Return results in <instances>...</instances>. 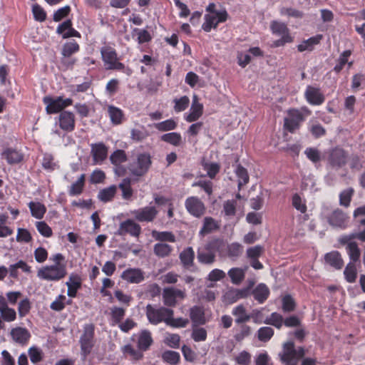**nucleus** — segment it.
Wrapping results in <instances>:
<instances>
[{"instance_id": "1", "label": "nucleus", "mask_w": 365, "mask_h": 365, "mask_svg": "<svg viewBox=\"0 0 365 365\" xmlns=\"http://www.w3.org/2000/svg\"><path fill=\"white\" fill-rule=\"evenodd\" d=\"M152 164L150 155L148 153H139L129 163L128 170L130 174L136 177H142L149 170Z\"/></svg>"}, {"instance_id": "2", "label": "nucleus", "mask_w": 365, "mask_h": 365, "mask_svg": "<svg viewBox=\"0 0 365 365\" xmlns=\"http://www.w3.org/2000/svg\"><path fill=\"white\" fill-rule=\"evenodd\" d=\"M305 355V350L302 346L295 347L294 342L287 341L283 344L282 350L279 353L282 362L298 364L299 361Z\"/></svg>"}, {"instance_id": "3", "label": "nucleus", "mask_w": 365, "mask_h": 365, "mask_svg": "<svg viewBox=\"0 0 365 365\" xmlns=\"http://www.w3.org/2000/svg\"><path fill=\"white\" fill-rule=\"evenodd\" d=\"M173 310L164 307H156L151 304L146 306V316L149 322L157 325L161 322L167 324L169 317L173 315Z\"/></svg>"}, {"instance_id": "4", "label": "nucleus", "mask_w": 365, "mask_h": 365, "mask_svg": "<svg viewBox=\"0 0 365 365\" xmlns=\"http://www.w3.org/2000/svg\"><path fill=\"white\" fill-rule=\"evenodd\" d=\"M67 274L66 264H52L38 269L37 276L47 281H58Z\"/></svg>"}, {"instance_id": "5", "label": "nucleus", "mask_w": 365, "mask_h": 365, "mask_svg": "<svg viewBox=\"0 0 365 365\" xmlns=\"http://www.w3.org/2000/svg\"><path fill=\"white\" fill-rule=\"evenodd\" d=\"M94 326L92 324L83 327V333L80 338L81 351L83 360L91 352L94 346Z\"/></svg>"}, {"instance_id": "6", "label": "nucleus", "mask_w": 365, "mask_h": 365, "mask_svg": "<svg viewBox=\"0 0 365 365\" xmlns=\"http://www.w3.org/2000/svg\"><path fill=\"white\" fill-rule=\"evenodd\" d=\"M304 120V116L299 110H289L287 116L284 120V128L290 133H294L299 128L300 124Z\"/></svg>"}, {"instance_id": "7", "label": "nucleus", "mask_w": 365, "mask_h": 365, "mask_svg": "<svg viewBox=\"0 0 365 365\" xmlns=\"http://www.w3.org/2000/svg\"><path fill=\"white\" fill-rule=\"evenodd\" d=\"M43 103L46 105V109L48 113H56L71 106L73 101L71 98H63L62 97L56 98L45 97Z\"/></svg>"}, {"instance_id": "8", "label": "nucleus", "mask_w": 365, "mask_h": 365, "mask_svg": "<svg viewBox=\"0 0 365 365\" xmlns=\"http://www.w3.org/2000/svg\"><path fill=\"white\" fill-rule=\"evenodd\" d=\"M227 18V13L225 10L220 11L217 13L208 14L205 15V22L202 27L206 32H210L212 28L215 29L219 23L225 22Z\"/></svg>"}, {"instance_id": "9", "label": "nucleus", "mask_w": 365, "mask_h": 365, "mask_svg": "<svg viewBox=\"0 0 365 365\" xmlns=\"http://www.w3.org/2000/svg\"><path fill=\"white\" fill-rule=\"evenodd\" d=\"M185 207L187 211L195 217H200L205 212V204L197 197L192 196L185 200Z\"/></svg>"}, {"instance_id": "10", "label": "nucleus", "mask_w": 365, "mask_h": 365, "mask_svg": "<svg viewBox=\"0 0 365 365\" xmlns=\"http://www.w3.org/2000/svg\"><path fill=\"white\" fill-rule=\"evenodd\" d=\"M271 30L274 34L281 37L276 41V46H283L286 43L292 41V38L289 34V30L285 24L279 21H272L271 24Z\"/></svg>"}, {"instance_id": "11", "label": "nucleus", "mask_w": 365, "mask_h": 365, "mask_svg": "<svg viewBox=\"0 0 365 365\" xmlns=\"http://www.w3.org/2000/svg\"><path fill=\"white\" fill-rule=\"evenodd\" d=\"M131 214L139 222H150L155 219L158 210L153 206H145L131 211Z\"/></svg>"}, {"instance_id": "12", "label": "nucleus", "mask_w": 365, "mask_h": 365, "mask_svg": "<svg viewBox=\"0 0 365 365\" xmlns=\"http://www.w3.org/2000/svg\"><path fill=\"white\" fill-rule=\"evenodd\" d=\"M140 233V225L133 220L128 219L120 223L115 234L120 236L129 234L133 237H138Z\"/></svg>"}, {"instance_id": "13", "label": "nucleus", "mask_w": 365, "mask_h": 365, "mask_svg": "<svg viewBox=\"0 0 365 365\" xmlns=\"http://www.w3.org/2000/svg\"><path fill=\"white\" fill-rule=\"evenodd\" d=\"M108 147L102 142L91 144V154L95 165H101L107 158Z\"/></svg>"}, {"instance_id": "14", "label": "nucleus", "mask_w": 365, "mask_h": 365, "mask_svg": "<svg viewBox=\"0 0 365 365\" xmlns=\"http://www.w3.org/2000/svg\"><path fill=\"white\" fill-rule=\"evenodd\" d=\"M304 97L307 101L313 106H319L322 104L325 98L319 88L308 86L304 92Z\"/></svg>"}, {"instance_id": "15", "label": "nucleus", "mask_w": 365, "mask_h": 365, "mask_svg": "<svg viewBox=\"0 0 365 365\" xmlns=\"http://www.w3.org/2000/svg\"><path fill=\"white\" fill-rule=\"evenodd\" d=\"M110 160L114 165L115 173L118 176H121L125 173V169L122 166V163L127 160V156L124 150H116L110 156Z\"/></svg>"}, {"instance_id": "16", "label": "nucleus", "mask_w": 365, "mask_h": 365, "mask_svg": "<svg viewBox=\"0 0 365 365\" xmlns=\"http://www.w3.org/2000/svg\"><path fill=\"white\" fill-rule=\"evenodd\" d=\"M10 335L12 340L21 346H26L31 338L29 331L26 328L21 327L11 329Z\"/></svg>"}, {"instance_id": "17", "label": "nucleus", "mask_w": 365, "mask_h": 365, "mask_svg": "<svg viewBox=\"0 0 365 365\" xmlns=\"http://www.w3.org/2000/svg\"><path fill=\"white\" fill-rule=\"evenodd\" d=\"M327 221L334 227L344 229L347 225V216L343 211L336 209L327 217Z\"/></svg>"}, {"instance_id": "18", "label": "nucleus", "mask_w": 365, "mask_h": 365, "mask_svg": "<svg viewBox=\"0 0 365 365\" xmlns=\"http://www.w3.org/2000/svg\"><path fill=\"white\" fill-rule=\"evenodd\" d=\"M121 278L129 283L138 284L144 280L145 277L140 269L129 268L122 272Z\"/></svg>"}, {"instance_id": "19", "label": "nucleus", "mask_w": 365, "mask_h": 365, "mask_svg": "<svg viewBox=\"0 0 365 365\" xmlns=\"http://www.w3.org/2000/svg\"><path fill=\"white\" fill-rule=\"evenodd\" d=\"M135 336L137 337V346L143 352L149 349L153 342L151 333L147 329L140 331Z\"/></svg>"}, {"instance_id": "20", "label": "nucleus", "mask_w": 365, "mask_h": 365, "mask_svg": "<svg viewBox=\"0 0 365 365\" xmlns=\"http://www.w3.org/2000/svg\"><path fill=\"white\" fill-rule=\"evenodd\" d=\"M203 106L200 103L197 96H194L192 103L190 109V113L185 116L187 122H194L197 120L202 114Z\"/></svg>"}, {"instance_id": "21", "label": "nucleus", "mask_w": 365, "mask_h": 365, "mask_svg": "<svg viewBox=\"0 0 365 365\" xmlns=\"http://www.w3.org/2000/svg\"><path fill=\"white\" fill-rule=\"evenodd\" d=\"M59 124L61 129L72 131L75 127V118L73 113L63 111L59 115Z\"/></svg>"}, {"instance_id": "22", "label": "nucleus", "mask_w": 365, "mask_h": 365, "mask_svg": "<svg viewBox=\"0 0 365 365\" xmlns=\"http://www.w3.org/2000/svg\"><path fill=\"white\" fill-rule=\"evenodd\" d=\"M190 317L192 325H203L206 323L205 312L202 307L194 306L190 308Z\"/></svg>"}, {"instance_id": "23", "label": "nucleus", "mask_w": 365, "mask_h": 365, "mask_svg": "<svg viewBox=\"0 0 365 365\" xmlns=\"http://www.w3.org/2000/svg\"><path fill=\"white\" fill-rule=\"evenodd\" d=\"M2 158L5 159L10 165L17 164L22 161L24 155L13 148H6L1 153Z\"/></svg>"}, {"instance_id": "24", "label": "nucleus", "mask_w": 365, "mask_h": 365, "mask_svg": "<svg viewBox=\"0 0 365 365\" xmlns=\"http://www.w3.org/2000/svg\"><path fill=\"white\" fill-rule=\"evenodd\" d=\"M232 314L235 317V322L237 324H244L250 321V314L247 313L243 304L235 307L232 310Z\"/></svg>"}, {"instance_id": "25", "label": "nucleus", "mask_w": 365, "mask_h": 365, "mask_svg": "<svg viewBox=\"0 0 365 365\" xmlns=\"http://www.w3.org/2000/svg\"><path fill=\"white\" fill-rule=\"evenodd\" d=\"M101 53L106 69L118 60L115 50L110 46L103 47Z\"/></svg>"}, {"instance_id": "26", "label": "nucleus", "mask_w": 365, "mask_h": 365, "mask_svg": "<svg viewBox=\"0 0 365 365\" xmlns=\"http://www.w3.org/2000/svg\"><path fill=\"white\" fill-rule=\"evenodd\" d=\"M324 260L327 264L336 269H340L344 265V261L341 255L337 251H332L327 253L324 256Z\"/></svg>"}, {"instance_id": "27", "label": "nucleus", "mask_w": 365, "mask_h": 365, "mask_svg": "<svg viewBox=\"0 0 365 365\" xmlns=\"http://www.w3.org/2000/svg\"><path fill=\"white\" fill-rule=\"evenodd\" d=\"M346 155L341 149L334 150L329 157V163L334 168H339L346 163Z\"/></svg>"}, {"instance_id": "28", "label": "nucleus", "mask_w": 365, "mask_h": 365, "mask_svg": "<svg viewBox=\"0 0 365 365\" xmlns=\"http://www.w3.org/2000/svg\"><path fill=\"white\" fill-rule=\"evenodd\" d=\"M68 287L67 294L70 297H75L78 289L81 287V282L78 275L71 274L68 281L66 282Z\"/></svg>"}, {"instance_id": "29", "label": "nucleus", "mask_w": 365, "mask_h": 365, "mask_svg": "<svg viewBox=\"0 0 365 365\" xmlns=\"http://www.w3.org/2000/svg\"><path fill=\"white\" fill-rule=\"evenodd\" d=\"M247 269V267H245V268H231L228 271L227 274L230 277L232 283L234 284H240L245 279Z\"/></svg>"}, {"instance_id": "30", "label": "nucleus", "mask_w": 365, "mask_h": 365, "mask_svg": "<svg viewBox=\"0 0 365 365\" xmlns=\"http://www.w3.org/2000/svg\"><path fill=\"white\" fill-rule=\"evenodd\" d=\"M219 228L218 222L211 217H206L203 220V225L199 232L201 237L213 232Z\"/></svg>"}, {"instance_id": "31", "label": "nucleus", "mask_w": 365, "mask_h": 365, "mask_svg": "<svg viewBox=\"0 0 365 365\" xmlns=\"http://www.w3.org/2000/svg\"><path fill=\"white\" fill-rule=\"evenodd\" d=\"M254 298L259 303L262 304L267 300L269 295V288L264 284H259L253 290Z\"/></svg>"}, {"instance_id": "32", "label": "nucleus", "mask_w": 365, "mask_h": 365, "mask_svg": "<svg viewBox=\"0 0 365 365\" xmlns=\"http://www.w3.org/2000/svg\"><path fill=\"white\" fill-rule=\"evenodd\" d=\"M322 38V35H317L315 36L311 37L307 40H304L300 44H299L297 46V49L300 52H303L305 51H311L313 50L315 45L319 43Z\"/></svg>"}, {"instance_id": "33", "label": "nucleus", "mask_w": 365, "mask_h": 365, "mask_svg": "<svg viewBox=\"0 0 365 365\" xmlns=\"http://www.w3.org/2000/svg\"><path fill=\"white\" fill-rule=\"evenodd\" d=\"M341 244L346 245V250L351 262H356L359 260L361 251L355 242L349 241V242H341Z\"/></svg>"}, {"instance_id": "34", "label": "nucleus", "mask_w": 365, "mask_h": 365, "mask_svg": "<svg viewBox=\"0 0 365 365\" xmlns=\"http://www.w3.org/2000/svg\"><path fill=\"white\" fill-rule=\"evenodd\" d=\"M173 250V249L172 246L164 242L156 243L153 246L154 254L160 258H164L169 256Z\"/></svg>"}, {"instance_id": "35", "label": "nucleus", "mask_w": 365, "mask_h": 365, "mask_svg": "<svg viewBox=\"0 0 365 365\" xmlns=\"http://www.w3.org/2000/svg\"><path fill=\"white\" fill-rule=\"evenodd\" d=\"M151 235L155 240L160 241L161 242H175L176 241V237L175 235L172 232L169 231L160 232L157 230H153L151 232Z\"/></svg>"}, {"instance_id": "36", "label": "nucleus", "mask_w": 365, "mask_h": 365, "mask_svg": "<svg viewBox=\"0 0 365 365\" xmlns=\"http://www.w3.org/2000/svg\"><path fill=\"white\" fill-rule=\"evenodd\" d=\"M29 207L31 210V215L36 219H42L46 212V208L41 202H30Z\"/></svg>"}, {"instance_id": "37", "label": "nucleus", "mask_w": 365, "mask_h": 365, "mask_svg": "<svg viewBox=\"0 0 365 365\" xmlns=\"http://www.w3.org/2000/svg\"><path fill=\"white\" fill-rule=\"evenodd\" d=\"M116 191L117 187L115 185H110L108 187L100 190L98 194V198L103 202H109L114 197Z\"/></svg>"}, {"instance_id": "38", "label": "nucleus", "mask_w": 365, "mask_h": 365, "mask_svg": "<svg viewBox=\"0 0 365 365\" xmlns=\"http://www.w3.org/2000/svg\"><path fill=\"white\" fill-rule=\"evenodd\" d=\"M85 179L86 175L82 174L78 179L70 186L68 193L71 196L78 195L83 192L85 185Z\"/></svg>"}, {"instance_id": "39", "label": "nucleus", "mask_w": 365, "mask_h": 365, "mask_svg": "<svg viewBox=\"0 0 365 365\" xmlns=\"http://www.w3.org/2000/svg\"><path fill=\"white\" fill-rule=\"evenodd\" d=\"M108 113L113 124L119 125L122 123L123 113L120 108L110 106L108 108Z\"/></svg>"}, {"instance_id": "40", "label": "nucleus", "mask_w": 365, "mask_h": 365, "mask_svg": "<svg viewBox=\"0 0 365 365\" xmlns=\"http://www.w3.org/2000/svg\"><path fill=\"white\" fill-rule=\"evenodd\" d=\"M178 123L173 118H170L162 122L153 124V128L160 132H165L175 130Z\"/></svg>"}, {"instance_id": "41", "label": "nucleus", "mask_w": 365, "mask_h": 365, "mask_svg": "<svg viewBox=\"0 0 365 365\" xmlns=\"http://www.w3.org/2000/svg\"><path fill=\"white\" fill-rule=\"evenodd\" d=\"M8 215L6 214L0 213V237L6 238L11 235L14 232L12 228L6 225L8 221Z\"/></svg>"}, {"instance_id": "42", "label": "nucleus", "mask_w": 365, "mask_h": 365, "mask_svg": "<svg viewBox=\"0 0 365 365\" xmlns=\"http://www.w3.org/2000/svg\"><path fill=\"white\" fill-rule=\"evenodd\" d=\"M199 326H192L191 338L196 342L205 341L207 339V331L205 328L200 327Z\"/></svg>"}, {"instance_id": "43", "label": "nucleus", "mask_w": 365, "mask_h": 365, "mask_svg": "<svg viewBox=\"0 0 365 365\" xmlns=\"http://www.w3.org/2000/svg\"><path fill=\"white\" fill-rule=\"evenodd\" d=\"M130 184L131 180L129 178H124L119 184V188L122 191V197L125 200H130L133 195V189Z\"/></svg>"}, {"instance_id": "44", "label": "nucleus", "mask_w": 365, "mask_h": 365, "mask_svg": "<svg viewBox=\"0 0 365 365\" xmlns=\"http://www.w3.org/2000/svg\"><path fill=\"white\" fill-rule=\"evenodd\" d=\"M161 140L174 146H179L182 143L181 135L178 133H168L161 136Z\"/></svg>"}, {"instance_id": "45", "label": "nucleus", "mask_w": 365, "mask_h": 365, "mask_svg": "<svg viewBox=\"0 0 365 365\" xmlns=\"http://www.w3.org/2000/svg\"><path fill=\"white\" fill-rule=\"evenodd\" d=\"M274 335V329L269 327H262L257 332V339L262 342H267Z\"/></svg>"}, {"instance_id": "46", "label": "nucleus", "mask_w": 365, "mask_h": 365, "mask_svg": "<svg viewBox=\"0 0 365 365\" xmlns=\"http://www.w3.org/2000/svg\"><path fill=\"white\" fill-rule=\"evenodd\" d=\"M79 51V45L75 41L66 42L62 48V56L71 57L73 53Z\"/></svg>"}, {"instance_id": "47", "label": "nucleus", "mask_w": 365, "mask_h": 365, "mask_svg": "<svg viewBox=\"0 0 365 365\" xmlns=\"http://www.w3.org/2000/svg\"><path fill=\"white\" fill-rule=\"evenodd\" d=\"M242 252L243 247L240 243L233 242L227 246L228 257L233 259H237L240 256H241Z\"/></svg>"}, {"instance_id": "48", "label": "nucleus", "mask_w": 365, "mask_h": 365, "mask_svg": "<svg viewBox=\"0 0 365 365\" xmlns=\"http://www.w3.org/2000/svg\"><path fill=\"white\" fill-rule=\"evenodd\" d=\"M344 274L346 280L349 283H353L356 281V277H357V270L356 267L353 262H349L344 271Z\"/></svg>"}, {"instance_id": "49", "label": "nucleus", "mask_w": 365, "mask_h": 365, "mask_svg": "<svg viewBox=\"0 0 365 365\" xmlns=\"http://www.w3.org/2000/svg\"><path fill=\"white\" fill-rule=\"evenodd\" d=\"M194 251L192 247H187L180 254V259L184 266L192 265L194 259Z\"/></svg>"}, {"instance_id": "50", "label": "nucleus", "mask_w": 365, "mask_h": 365, "mask_svg": "<svg viewBox=\"0 0 365 365\" xmlns=\"http://www.w3.org/2000/svg\"><path fill=\"white\" fill-rule=\"evenodd\" d=\"M41 165L45 170L48 171H53L58 167L54 161L53 156L50 153L43 154Z\"/></svg>"}, {"instance_id": "51", "label": "nucleus", "mask_w": 365, "mask_h": 365, "mask_svg": "<svg viewBox=\"0 0 365 365\" xmlns=\"http://www.w3.org/2000/svg\"><path fill=\"white\" fill-rule=\"evenodd\" d=\"M264 323L275 327L277 329H280L283 324L282 316L277 312H273L269 317H267Z\"/></svg>"}, {"instance_id": "52", "label": "nucleus", "mask_w": 365, "mask_h": 365, "mask_svg": "<svg viewBox=\"0 0 365 365\" xmlns=\"http://www.w3.org/2000/svg\"><path fill=\"white\" fill-rule=\"evenodd\" d=\"M235 173L238 178V187L240 189L249 182V175L247 170L240 165L237 166Z\"/></svg>"}, {"instance_id": "53", "label": "nucleus", "mask_w": 365, "mask_h": 365, "mask_svg": "<svg viewBox=\"0 0 365 365\" xmlns=\"http://www.w3.org/2000/svg\"><path fill=\"white\" fill-rule=\"evenodd\" d=\"M123 351L125 354L129 355L131 359L135 360H140L143 356V351L142 350H140L138 348L136 349L130 344L124 346Z\"/></svg>"}, {"instance_id": "54", "label": "nucleus", "mask_w": 365, "mask_h": 365, "mask_svg": "<svg viewBox=\"0 0 365 365\" xmlns=\"http://www.w3.org/2000/svg\"><path fill=\"white\" fill-rule=\"evenodd\" d=\"M0 324L1 323V319L7 322H11L15 321L16 319V312L15 309L9 307V306L4 308L3 311L0 312Z\"/></svg>"}, {"instance_id": "55", "label": "nucleus", "mask_w": 365, "mask_h": 365, "mask_svg": "<svg viewBox=\"0 0 365 365\" xmlns=\"http://www.w3.org/2000/svg\"><path fill=\"white\" fill-rule=\"evenodd\" d=\"M351 52L350 50H346L343 51L339 58H338L337 63L334 68V71L336 73H339L344 68L346 63H348V58L351 56Z\"/></svg>"}, {"instance_id": "56", "label": "nucleus", "mask_w": 365, "mask_h": 365, "mask_svg": "<svg viewBox=\"0 0 365 365\" xmlns=\"http://www.w3.org/2000/svg\"><path fill=\"white\" fill-rule=\"evenodd\" d=\"M164 304L169 307H173L176 304V298L173 294V287L165 288L163 292Z\"/></svg>"}, {"instance_id": "57", "label": "nucleus", "mask_w": 365, "mask_h": 365, "mask_svg": "<svg viewBox=\"0 0 365 365\" xmlns=\"http://www.w3.org/2000/svg\"><path fill=\"white\" fill-rule=\"evenodd\" d=\"M354 194L353 188H347L339 194V203L341 205L348 207L350 205V202Z\"/></svg>"}, {"instance_id": "58", "label": "nucleus", "mask_w": 365, "mask_h": 365, "mask_svg": "<svg viewBox=\"0 0 365 365\" xmlns=\"http://www.w3.org/2000/svg\"><path fill=\"white\" fill-rule=\"evenodd\" d=\"M133 34L137 35V41L140 44L149 42L152 38L150 33L145 29H139L135 28L133 30Z\"/></svg>"}, {"instance_id": "59", "label": "nucleus", "mask_w": 365, "mask_h": 365, "mask_svg": "<svg viewBox=\"0 0 365 365\" xmlns=\"http://www.w3.org/2000/svg\"><path fill=\"white\" fill-rule=\"evenodd\" d=\"M215 255L210 251L198 250L197 259L204 264H212L215 261Z\"/></svg>"}, {"instance_id": "60", "label": "nucleus", "mask_w": 365, "mask_h": 365, "mask_svg": "<svg viewBox=\"0 0 365 365\" xmlns=\"http://www.w3.org/2000/svg\"><path fill=\"white\" fill-rule=\"evenodd\" d=\"M220 166L217 163H205L203 169L207 172V175L210 178H214L219 173Z\"/></svg>"}, {"instance_id": "61", "label": "nucleus", "mask_w": 365, "mask_h": 365, "mask_svg": "<svg viewBox=\"0 0 365 365\" xmlns=\"http://www.w3.org/2000/svg\"><path fill=\"white\" fill-rule=\"evenodd\" d=\"M292 206L301 213L306 212L307 205L305 201L298 194H294L292 196Z\"/></svg>"}, {"instance_id": "62", "label": "nucleus", "mask_w": 365, "mask_h": 365, "mask_svg": "<svg viewBox=\"0 0 365 365\" xmlns=\"http://www.w3.org/2000/svg\"><path fill=\"white\" fill-rule=\"evenodd\" d=\"M36 227L38 232L45 237H50L53 235L51 228L44 221L36 222Z\"/></svg>"}, {"instance_id": "63", "label": "nucleus", "mask_w": 365, "mask_h": 365, "mask_svg": "<svg viewBox=\"0 0 365 365\" xmlns=\"http://www.w3.org/2000/svg\"><path fill=\"white\" fill-rule=\"evenodd\" d=\"M163 359L170 364H177L180 360L179 353L174 351H166L162 355Z\"/></svg>"}, {"instance_id": "64", "label": "nucleus", "mask_w": 365, "mask_h": 365, "mask_svg": "<svg viewBox=\"0 0 365 365\" xmlns=\"http://www.w3.org/2000/svg\"><path fill=\"white\" fill-rule=\"evenodd\" d=\"M125 310L123 308L118 307H113L110 309V314L112 321L115 324H118L120 322V321L123 319V318L125 316Z\"/></svg>"}]
</instances>
